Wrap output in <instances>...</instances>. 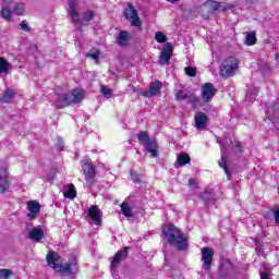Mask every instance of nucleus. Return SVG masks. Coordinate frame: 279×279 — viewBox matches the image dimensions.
<instances>
[{
  "instance_id": "1",
  "label": "nucleus",
  "mask_w": 279,
  "mask_h": 279,
  "mask_svg": "<svg viewBox=\"0 0 279 279\" xmlns=\"http://www.w3.org/2000/svg\"><path fill=\"white\" fill-rule=\"evenodd\" d=\"M161 234L169 245L182 252L189 250V238L182 230L178 229L173 223L162 226Z\"/></svg>"
},
{
  "instance_id": "2",
  "label": "nucleus",
  "mask_w": 279,
  "mask_h": 279,
  "mask_svg": "<svg viewBox=\"0 0 279 279\" xmlns=\"http://www.w3.org/2000/svg\"><path fill=\"white\" fill-rule=\"evenodd\" d=\"M84 99V90L82 89H72L70 93L61 94L54 101V108L57 110H62L71 106V104H82Z\"/></svg>"
},
{
  "instance_id": "3",
  "label": "nucleus",
  "mask_w": 279,
  "mask_h": 279,
  "mask_svg": "<svg viewBox=\"0 0 279 279\" xmlns=\"http://www.w3.org/2000/svg\"><path fill=\"white\" fill-rule=\"evenodd\" d=\"M239 64H241V60L234 56L227 57L221 65H220V77H233L236 75V71H239Z\"/></svg>"
},
{
  "instance_id": "4",
  "label": "nucleus",
  "mask_w": 279,
  "mask_h": 279,
  "mask_svg": "<svg viewBox=\"0 0 279 279\" xmlns=\"http://www.w3.org/2000/svg\"><path fill=\"white\" fill-rule=\"evenodd\" d=\"M136 137L138 138V142L144 145L146 151H148L153 158H158V141L151 140L147 131L137 133Z\"/></svg>"
},
{
  "instance_id": "5",
  "label": "nucleus",
  "mask_w": 279,
  "mask_h": 279,
  "mask_svg": "<svg viewBox=\"0 0 279 279\" xmlns=\"http://www.w3.org/2000/svg\"><path fill=\"white\" fill-rule=\"evenodd\" d=\"M81 163L83 169V175H85L84 179L87 186H93L96 182L95 178H97V168L95 167L93 161H90V159H83Z\"/></svg>"
},
{
  "instance_id": "6",
  "label": "nucleus",
  "mask_w": 279,
  "mask_h": 279,
  "mask_svg": "<svg viewBox=\"0 0 279 279\" xmlns=\"http://www.w3.org/2000/svg\"><path fill=\"white\" fill-rule=\"evenodd\" d=\"M124 16L126 21H131V24L134 27H138V29H143V22H141V17L138 16V11L134 9V5L130 3L124 11Z\"/></svg>"
},
{
  "instance_id": "7",
  "label": "nucleus",
  "mask_w": 279,
  "mask_h": 279,
  "mask_svg": "<svg viewBox=\"0 0 279 279\" xmlns=\"http://www.w3.org/2000/svg\"><path fill=\"white\" fill-rule=\"evenodd\" d=\"M203 267L205 271H210L213 267V260L215 258V251L208 246H205L201 250Z\"/></svg>"
},
{
  "instance_id": "8",
  "label": "nucleus",
  "mask_w": 279,
  "mask_h": 279,
  "mask_svg": "<svg viewBox=\"0 0 279 279\" xmlns=\"http://www.w3.org/2000/svg\"><path fill=\"white\" fill-rule=\"evenodd\" d=\"M73 267H77V258L72 256L69 263L54 266V271L63 274V276H71L73 274Z\"/></svg>"
},
{
  "instance_id": "9",
  "label": "nucleus",
  "mask_w": 279,
  "mask_h": 279,
  "mask_svg": "<svg viewBox=\"0 0 279 279\" xmlns=\"http://www.w3.org/2000/svg\"><path fill=\"white\" fill-rule=\"evenodd\" d=\"M171 58H173V46H171V43H167L161 49V54L159 56V64H161V66L171 64Z\"/></svg>"
},
{
  "instance_id": "10",
  "label": "nucleus",
  "mask_w": 279,
  "mask_h": 279,
  "mask_svg": "<svg viewBox=\"0 0 279 279\" xmlns=\"http://www.w3.org/2000/svg\"><path fill=\"white\" fill-rule=\"evenodd\" d=\"M217 95V88L211 83H205L202 87V99L205 104L213 101V97Z\"/></svg>"
},
{
  "instance_id": "11",
  "label": "nucleus",
  "mask_w": 279,
  "mask_h": 279,
  "mask_svg": "<svg viewBox=\"0 0 279 279\" xmlns=\"http://www.w3.org/2000/svg\"><path fill=\"white\" fill-rule=\"evenodd\" d=\"M130 252V246H125L122 250L118 251L117 254L113 256L111 264H110V269H117L125 258H128Z\"/></svg>"
},
{
  "instance_id": "12",
  "label": "nucleus",
  "mask_w": 279,
  "mask_h": 279,
  "mask_svg": "<svg viewBox=\"0 0 279 279\" xmlns=\"http://www.w3.org/2000/svg\"><path fill=\"white\" fill-rule=\"evenodd\" d=\"M10 173L8 172V168H1L0 169V193L5 194L8 191H10Z\"/></svg>"
},
{
  "instance_id": "13",
  "label": "nucleus",
  "mask_w": 279,
  "mask_h": 279,
  "mask_svg": "<svg viewBox=\"0 0 279 279\" xmlns=\"http://www.w3.org/2000/svg\"><path fill=\"white\" fill-rule=\"evenodd\" d=\"M69 14L73 21V23H78L80 25H84V20L80 19V13L77 12V0H69Z\"/></svg>"
},
{
  "instance_id": "14",
  "label": "nucleus",
  "mask_w": 279,
  "mask_h": 279,
  "mask_svg": "<svg viewBox=\"0 0 279 279\" xmlns=\"http://www.w3.org/2000/svg\"><path fill=\"white\" fill-rule=\"evenodd\" d=\"M27 208L29 210L27 217L29 221H34L38 215H40V203L36 201L27 202Z\"/></svg>"
},
{
  "instance_id": "15",
  "label": "nucleus",
  "mask_w": 279,
  "mask_h": 279,
  "mask_svg": "<svg viewBox=\"0 0 279 279\" xmlns=\"http://www.w3.org/2000/svg\"><path fill=\"white\" fill-rule=\"evenodd\" d=\"M87 215L94 221L95 226H101V209H99V206L92 205Z\"/></svg>"
},
{
  "instance_id": "16",
  "label": "nucleus",
  "mask_w": 279,
  "mask_h": 279,
  "mask_svg": "<svg viewBox=\"0 0 279 279\" xmlns=\"http://www.w3.org/2000/svg\"><path fill=\"white\" fill-rule=\"evenodd\" d=\"M194 121H195V126L197 128V130H204V128H206V125H208V116H206V113H204L202 111H198V112H196Z\"/></svg>"
},
{
  "instance_id": "17",
  "label": "nucleus",
  "mask_w": 279,
  "mask_h": 279,
  "mask_svg": "<svg viewBox=\"0 0 279 279\" xmlns=\"http://www.w3.org/2000/svg\"><path fill=\"white\" fill-rule=\"evenodd\" d=\"M160 90H162V82L158 80L153 81L148 88V95H144V97H156Z\"/></svg>"
},
{
  "instance_id": "18",
  "label": "nucleus",
  "mask_w": 279,
  "mask_h": 279,
  "mask_svg": "<svg viewBox=\"0 0 279 279\" xmlns=\"http://www.w3.org/2000/svg\"><path fill=\"white\" fill-rule=\"evenodd\" d=\"M116 43L119 47H128V45H130V34L128 31H120L116 38Z\"/></svg>"
},
{
  "instance_id": "19",
  "label": "nucleus",
  "mask_w": 279,
  "mask_h": 279,
  "mask_svg": "<svg viewBox=\"0 0 279 279\" xmlns=\"http://www.w3.org/2000/svg\"><path fill=\"white\" fill-rule=\"evenodd\" d=\"M46 260L52 269H56L58 267V260H60V255L56 251H49L46 255Z\"/></svg>"
},
{
  "instance_id": "20",
  "label": "nucleus",
  "mask_w": 279,
  "mask_h": 279,
  "mask_svg": "<svg viewBox=\"0 0 279 279\" xmlns=\"http://www.w3.org/2000/svg\"><path fill=\"white\" fill-rule=\"evenodd\" d=\"M28 236L31 239V241H40L41 239L45 238V231L40 228H33L29 233Z\"/></svg>"
},
{
  "instance_id": "21",
  "label": "nucleus",
  "mask_w": 279,
  "mask_h": 279,
  "mask_svg": "<svg viewBox=\"0 0 279 279\" xmlns=\"http://www.w3.org/2000/svg\"><path fill=\"white\" fill-rule=\"evenodd\" d=\"M63 196L66 197V199H75V197H77V190H75L73 183L68 185L66 190L63 192Z\"/></svg>"
},
{
  "instance_id": "22",
  "label": "nucleus",
  "mask_w": 279,
  "mask_h": 279,
  "mask_svg": "<svg viewBox=\"0 0 279 279\" xmlns=\"http://www.w3.org/2000/svg\"><path fill=\"white\" fill-rule=\"evenodd\" d=\"M15 95L16 93L13 92L12 88H7V90L2 94V101L4 104H12V100L14 99Z\"/></svg>"
},
{
  "instance_id": "23",
  "label": "nucleus",
  "mask_w": 279,
  "mask_h": 279,
  "mask_svg": "<svg viewBox=\"0 0 279 279\" xmlns=\"http://www.w3.org/2000/svg\"><path fill=\"white\" fill-rule=\"evenodd\" d=\"M177 162L180 167H184L191 163V156L186 153H182L178 156Z\"/></svg>"
},
{
  "instance_id": "24",
  "label": "nucleus",
  "mask_w": 279,
  "mask_h": 279,
  "mask_svg": "<svg viewBox=\"0 0 279 279\" xmlns=\"http://www.w3.org/2000/svg\"><path fill=\"white\" fill-rule=\"evenodd\" d=\"M257 40L258 39L256 38V33L254 31H252L245 37V45H247V47H252V46L256 45Z\"/></svg>"
},
{
  "instance_id": "25",
  "label": "nucleus",
  "mask_w": 279,
  "mask_h": 279,
  "mask_svg": "<svg viewBox=\"0 0 279 279\" xmlns=\"http://www.w3.org/2000/svg\"><path fill=\"white\" fill-rule=\"evenodd\" d=\"M190 96H191V93H189L186 89H179L174 94L177 101H182L184 99H189Z\"/></svg>"
},
{
  "instance_id": "26",
  "label": "nucleus",
  "mask_w": 279,
  "mask_h": 279,
  "mask_svg": "<svg viewBox=\"0 0 279 279\" xmlns=\"http://www.w3.org/2000/svg\"><path fill=\"white\" fill-rule=\"evenodd\" d=\"M219 167L223 169L225 173L228 175L229 180L232 178V173H230V170L228 169V162L226 160V157L221 156V159L218 162Z\"/></svg>"
},
{
  "instance_id": "27",
  "label": "nucleus",
  "mask_w": 279,
  "mask_h": 279,
  "mask_svg": "<svg viewBox=\"0 0 279 279\" xmlns=\"http://www.w3.org/2000/svg\"><path fill=\"white\" fill-rule=\"evenodd\" d=\"M10 71V62L5 58L0 57V74L8 73Z\"/></svg>"
},
{
  "instance_id": "28",
  "label": "nucleus",
  "mask_w": 279,
  "mask_h": 279,
  "mask_svg": "<svg viewBox=\"0 0 279 279\" xmlns=\"http://www.w3.org/2000/svg\"><path fill=\"white\" fill-rule=\"evenodd\" d=\"M0 16L4 19V21H12V10L8 7H2Z\"/></svg>"
},
{
  "instance_id": "29",
  "label": "nucleus",
  "mask_w": 279,
  "mask_h": 279,
  "mask_svg": "<svg viewBox=\"0 0 279 279\" xmlns=\"http://www.w3.org/2000/svg\"><path fill=\"white\" fill-rule=\"evenodd\" d=\"M121 210H122V215H124V217H132V207H130V205L125 202H123L121 204Z\"/></svg>"
},
{
  "instance_id": "30",
  "label": "nucleus",
  "mask_w": 279,
  "mask_h": 279,
  "mask_svg": "<svg viewBox=\"0 0 279 279\" xmlns=\"http://www.w3.org/2000/svg\"><path fill=\"white\" fill-rule=\"evenodd\" d=\"M206 5H208V10L209 12H217L219 11V2L215 1V0H208L206 2Z\"/></svg>"
},
{
  "instance_id": "31",
  "label": "nucleus",
  "mask_w": 279,
  "mask_h": 279,
  "mask_svg": "<svg viewBox=\"0 0 279 279\" xmlns=\"http://www.w3.org/2000/svg\"><path fill=\"white\" fill-rule=\"evenodd\" d=\"M13 12H14V14H16L17 16H23V13L25 12V4H23V3H17V4L13 8Z\"/></svg>"
},
{
  "instance_id": "32",
  "label": "nucleus",
  "mask_w": 279,
  "mask_h": 279,
  "mask_svg": "<svg viewBox=\"0 0 279 279\" xmlns=\"http://www.w3.org/2000/svg\"><path fill=\"white\" fill-rule=\"evenodd\" d=\"M184 71H185V75H189V77L197 76V68L186 66L184 68Z\"/></svg>"
},
{
  "instance_id": "33",
  "label": "nucleus",
  "mask_w": 279,
  "mask_h": 279,
  "mask_svg": "<svg viewBox=\"0 0 279 279\" xmlns=\"http://www.w3.org/2000/svg\"><path fill=\"white\" fill-rule=\"evenodd\" d=\"M187 99H189V104H191L194 108L199 105V98L195 96V94L193 93H190V96Z\"/></svg>"
},
{
  "instance_id": "34",
  "label": "nucleus",
  "mask_w": 279,
  "mask_h": 279,
  "mask_svg": "<svg viewBox=\"0 0 279 279\" xmlns=\"http://www.w3.org/2000/svg\"><path fill=\"white\" fill-rule=\"evenodd\" d=\"M12 270L2 268L0 269V279H10L12 278Z\"/></svg>"
},
{
  "instance_id": "35",
  "label": "nucleus",
  "mask_w": 279,
  "mask_h": 279,
  "mask_svg": "<svg viewBox=\"0 0 279 279\" xmlns=\"http://www.w3.org/2000/svg\"><path fill=\"white\" fill-rule=\"evenodd\" d=\"M155 40L159 44L167 43V35H165L162 32H157L155 34Z\"/></svg>"
},
{
  "instance_id": "36",
  "label": "nucleus",
  "mask_w": 279,
  "mask_h": 279,
  "mask_svg": "<svg viewBox=\"0 0 279 279\" xmlns=\"http://www.w3.org/2000/svg\"><path fill=\"white\" fill-rule=\"evenodd\" d=\"M83 20L86 21V23H88L89 21H93V19H95V12L94 11H85L83 14Z\"/></svg>"
},
{
  "instance_id": "37",
  "label": "nucleus",
  "mask_w": 279,
  "mask_h": 279,
  "mask_svg": "<svg viewBox=\"0 0 279 279\" xmlns=\"http://www.w3.org/2000/svg\"><path fill=\"white\" fill-rule=\"evenodd\" d=\"M204 199H215V190L210 187H206Z\"/></svg>"
},
{
  "instance_id": "38",
  "label": "nucleus",
  "mask_w": 279,
  "mask_h": 279,
  "mask_svg": "<svg viewBox=\"0 0 279 279\" xmlns=\"http://www.w3.org/2000/svg\"><path fill=\"white\" fill-rule=\"evenodd\" d=\"M99 56H101V52L99 50H96L93 53H88L87 58H92V60H95V62L99 63Z\"/></svg>"
},
{
  "instance_id": "39",
  "label": "nucleus",
  "mask_w": 279,
  "mask_h": 279,
  "mask_svg": "<svg viewBox=\"0 0 279 279\" xmlns=\"http://www.w3.org/2000/svg\"><path fill=\"white\" fill-rule=\"evenodd\" d=\"M100 93L104 95V97H110L112 95V89L102 85L100 86Z\"/></svg>"
},
{
  "instance_id": "40",
  "label": "nucleus",
  "mask_w": 279,
  "mask_h": 279,
  "mask_svg": "<svg viewBox=\"0 0 279 279\" xmlns=\"http://www.w3.org/2000/svg\"><path fill=\"white\" fill-rule=\"evenodd\" d=\"M131 178H133L135 184H141V174H138V172L132 170L131 171Z\"/></svg>"
},
{
  "instance_id": "41",
  "label": "nucleus",
  "mask_w": 279,
  "mask_h": 279,
  "mask_svg": "<svg viewBox=\"0 0 279 279\" xmlns=\"http://www.w3.org/2000/svg\"><path fill=\"white\" fill-rule=\"evenodd\" d=\"M232 7H228L226 4H223L222 2H219V12H228V10H230Z\"/></svg>"
},
{
  "instance_id": "42",
  "label": "nucleus",
  "mask_w": 279,
  "mask_h": 279,
  "mask_svg": "<svg viewBox=\"0 0 279 279\" xmlns=\"http://www.w3.org/2000/svg\"><path fill=\"white\" fill-rule=\"evenodd\" d=\"M21 29H23V32H32V28L29 27V25H27L25 21L21 23Z\"/></svg>"
},
{
  "instance_id": "43",
  "label": "nucleus",
  "mask_w": 279,
  "mask_h": 279,
  "mask_svg": "<svg viewBox=\"0 0 279 279\" xmlns=\"http://www.w3.org/2000/svg\"><path fill=\"white\" fill-rule=\"evenodd\" d=\"M57 147H58L59 151H64V142H62V138L58 140Z\"/></svg>"
},
{
  "instance_id": "44",
  "label": "nucleus",
  "mask_w": 279,
  "mask_h": 279,
  "mask_svg": "<svg viewBox=\"0 0 279 279\" xmlns=\"http://www.w3.org/2000/svg\"><path fill=\"white\" fill-rule=\"evenodd\" d=\"M195 184H197V180L193 178L189 179V186H195Z\"/></svg>"
},
{
  "instance_id": "45",
  "label": "nucleus",
  "mask_w": 279,
  "mask_h": 279,
  "mask_svg": "<svg viewBox=\"0 0 279 279\" xmlns=\"http://www.w3.org/2000/svg\"><path fill=\"white\" fill-rule=\"evenodd\" d=\"M234 147H235V149H240V151H243V146L241 145V143H236L235 145H234Z\"/></svg>"
},
{
  "instance_id": "46",
  "label": "nucleus",
  "mask_w": 279,
  "mask_h": 279,
  "mask_svg": "<svg viewBox=\"0 0 279 279\" xmlns=\"http://www.w3.org/2000/svg\"><path fill=\"white\" fill-rule=\"evenodd\" d=\"M260 279H269V274H267V272H262V274H260Z\"/></svg>"
},
{
  "instance_id": "47",
  "label": "nucleus",
  "mask_w": 279,
  "mask_h": 279,
  "mask_svg": "<svg viewBox=\"0 0 279 279\" xmlns=\"http://www.w3.org/2000/svg\"><path fill=\"white\" fill-rule=\"evenodd\" d=\"M136 93H138V95H142V97H145V95H149L148 93L147 94H144L143 90H136Z\"/></svg>"
},
{
  "instance_id": "48",
  "label": "nucleus",
  "mask_w": 279,
  "mask_h": 279,
  "mask_svg": "<svg viewBox=\"0 0 279 279\" xmlns=\"http://www.w3.org/2000/svg\"><path fill=\"white\" fill-rule=\"evenodd\" d=\"M276 60H279V52L275 57Z\"/></svg>"
},
{
  "instance_id": "49",
  "label": "nucleus",
  "mask_w": 279,
  "mask_h": 279,
  "mask_svg": "<svg viewBox=\"0 0 279 279\" xmlns=\"http://www.w3.org/2000/svg\"><path fill=\"white\" fill-rule=\"evenodd\" d=\"M35 49H36V51H38V45H35Z\"/></svg>"
},
{
  "instance_id": "50",
  "label": "nucleus",
  "mask_w": 279,
  "mask_h": 279,
  "mask_svg": "<svg viewBox=\"0 0 279 279\" xmlns=\"http://www.w3.org/2000/svg\"><path fill=\"white\" fill-rule=\"evenodd\" d=\"M247 97H250V93L246 94V99H247Z\"/></svg>"
},
{
  "instance_id": "51",
  "label": "nucleus",
  "mask_w": 279,
  "mask_h": 279,
  "mask_svg": "<svg viewBox=\"0 0 279 279\" xmlns=\"http://www.w3.org/2000/svg\"><path fill=\"white\" fill-rule=\"evenodd\" d=\"M8 1H10V0H5V3H8Z\"/></svg>"
},
{
  "instance_id": "52",
  "label": "nucleus",
  "mask_w": 279,
  "mask_h": 279,
  "mask_svg": "<svg viewBox=\"0 0 279 279\" xmlns=\"http://www.w3.org/2000/svg\"><path fill=\"white\" fill-rule=\"evenodd\" d=\"M172 1H180V0H172Z\"/></svg>"
}]
</instances>
